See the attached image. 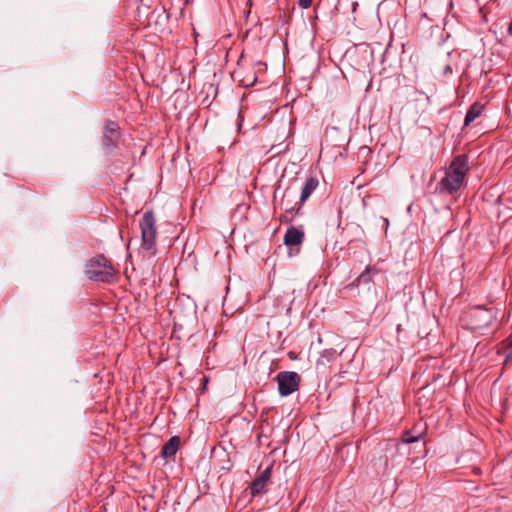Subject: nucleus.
<instances>
[{
	"label": "nucleus",
	"mask_w": 512,
	"mask_h": 512,
	"mask_svg": "<svg viewBox=\"0 0 512 512\" xmlns=\"http://www.w3.org/2000/svg\"><path fill=\"white\" fill-rule=\"evenodd\" d=\"M468 171V157L464 154L456 156L446 171L445 176L438 183L437 191L448 195L457 192L462 186Z\"/></svg>",
	"instance_id": "f257e3e1"
},
{
	"label": "nucleus",
	"mask_w": 512,
	"mask_h": 512,
	"mask_svg": "<svg viewBox=\"0 0 512 512\" xmlns=\"http://www.w3.org/2000/svg\"><path fill=\"white\" fill-rule=\"evenodd\" d=\"M117 269L103 254H98L89 259L85 266V275L96 282L110 283L113 281Z\"/></svg>",
	"instance_id": "f03ea898"
},
{
	"label": "nucleus",
	"mask_w": 512,
	"mask_h": 512,
	"mask_svg": "<svg viewBox=\"0 0 512 512\" xmlns=\"http://www.w3.org/2000/svg\"><path fill=\"white\" fill-rule=\"evenodd\" d=\"M141 230V247L150 255H155L157 228L156 220L152 211H147L143 214L140 223Z\"/></svg>",
	"instance_id": "7ed1b4c3"
},
{
	"label": "nucleus",
	"mask_w": 512,
	"mask_h": 512,
	"mask_svg": "<svg viewBox=\"0 0 512 512\" xmlns=\"http://www.w3.org/2000/svg\"><path fill=\"white\" fill-rule=\"evenodd\" d=\"M297 191L292 187H287L278 203L279 208L284 212L280 216L281 222L290 223L296 216L300 214L302 206H300V199L297 200Z\"/></svg>",
	"instance_id": "20e7f679"
},
{
	"label": "nucleus",
	"mask_w": 512,
	"mask_h": 512,
	"mask_svg": "<svg viewBox=\"0 0 512 512\" xmlns=\"http://www.w3.org/2000/svg\"><path fill=\"white\" fill-rule=\"evenodd\" d=\"M470 328L474 331H479L487 328L495 318V313L492 309L482 306L472 308L468 314Z\"/></svg>",
	"instance_id": "39448f33"
},
{
	"label": "nucleus",
	"mask_w": 512,
	"mask_h": 512,
	"mask_svg": "<svg viewBox=\"0 0 512 512\" xmlns=\"http://www.w3.org/2000/svg\"><path fill=\"white\" fill-rule=\"evenodd\" d=\"M278 391L281 396H289L299 388L300 375L293 371H283L277 374Z\"/></svg>",
	"instance_id": "423d86ee"
},
{
	"label": "nucleus",
	"mask_w": 512,
	"mask_h": 512,
	"mask_svg": "<svg viewBox=\"0 0 512 512\" xmlns=\"http://www.w3.org/2000/svg\"><path fill=\"white\" fill-rule=\"evenodd\" d=\"M272 466L264 469L250 484V493L253 497L267 492V485L271 479Z\"/></svg>",
	"instance_id": "0eeeda50"
},
{
	"label": "nucleus",
	"mask_w": 512,
	"mask_h": 512,
	"mask_svg": "<svg viewBox=\"0 0 512 512\" xmlns=\"http://www.w3.org/2000/svg\"><path fill=\"white\" fill-rule=\"evenodd\" d=\"M234 74L240 85L246 88L253 86L257 81L256 73L253 68L246 69L244 67H238Z\"/></svg>",
	"instance_id": "6e6552de"
},
{
	"label": "nucleus",
	"mask_w": 512,
	"mask_h": 512,
	"mask_svg": "<svg viewBox=\"0 0 512 512\" xmlns=\"http://www.w3.org/2000/svg\"><path fill=\"white\" fill-rule=\"evenodd\" d=\"M119 138V127L115 122L106 124L103 134V145L106 148H111L115 145Z\"/></svg>",
	"instance_id": "1a4fd4ad"
},
{
	"label": "nucleus",
	"mask_w": 512,
	"mask_h": 512,
	"mask_svg": "<svg viewBox=\"0 0 512 512\" xmlns=\"http://www.w3.org/2000/svg\"><path fill=\"white\" fill-rule=\"evenodd\" d=\"M304 232L294 226H291L287 229L286 233L284 234V244L286 246L292 247V246H298L302 244L304 241Z\"/></svg>",
	"instance_id": "9d476101"
},
{
	"label": "nucleus",
	"mask_w": 512,
	"mask_h": 512,
	"mask_svg": "<svg viewBox=\"0 0 512 512\" xmlns=\"http://www.w3.org/2000/svg\"><path fill=\"white\" fill-rule=\"evenodd\" d=\"M379 273V269L375 266H368L357 279L349 284L347 287L359 286L360 284H370L373 281L375 275Z\"/></svg>",
	"instance_id": "9b49d317"
},
{
	"label": "nucleus",
	"mask_w": 512,
	"mask_h": 512,
	"mask_svg": "<svg viewBox=\"0 0 512 512\" xmlns=\"http://www.w3.org/2000/svg\"><path fill=\"white\" fill-rule=\"evenodd\" d=\"M319 181L316 177H309L306 179L304 186L302 187L300 194V206H303L304 202L311 196V194L318 187Z\"/></svg>",
	"instance_id": "f8f14e48"
},
{
	"label": "nucleus",
	"mask_w": 512,
	"mask_h": 512,
	"mask_svg": "<svg viewBox=\"0 0 512 512\" xmlns=\"http://www.w3.org/2000/svg\"><path fill=\"white\" fill-rule=\"evenodd\" d=\"M180 446V438L178 436H172L162 447L161 455L164 458L174 456Z\"/></svg>",
	"instance_id": "ddd939ff"
},
{
	"label": "nucleus",
	"mask_w": 512,
	"mask_h": 512,
	"mask_svg": "<svg viewBox=\"0 0 512 512\" xmlns=\"http://www.w3.org/2000/svg\"><path fill=\"white\" fill-rule=\"evenodd\" d=\"M138 2V6L136 9L137 16L139 20L148 19L150 8H151V0H135Z\"/></svg>",
	"instance_id": "4468645a"
},
{
	"label": "nucleus",
	"mask_w": 512,
	"mask_h": 512,
	"mask_svg": "<svg viewBox=\"0 0 512 512\" xmlns=\"http://www.w3.org/2000/svg\"><path fill=\"white\" fill-rule=\"evenodd\" d=\"M483 107L477 103L473 104L467 111L464 119V125L468 126L482 113Z\"/></svg>",
	"instance_id": "2eb2a0df"
},
{
	"label": "nucleus",
	"mask_w": 512,
	"mask_h": 512,
	"mask_svg": "<svg viewBox=\"0 0 512 512\" xmlns=\"http://www.w3.org/2000/svg\"><path fill=\"white\" fill-rule=\"evenodd\" d=\"M420 438V434H413L412 431H406L402 436V442L406 444H411Z\"/></svg>",
	"instance_id": "dca6fc26"
},
{
	"label": "nucleus",
	"mask_w": 512,
	"mask_h": 512,
	"mask_svg": "<svg viewBox=\"0 0 512 512\" xmlns=\"http://www.w3.org/2000/svg\"><path fill=\"white\" fill-rule=\"evenodd\" d=\"M337 356V352L336 350H325L322 354H321V358H324L326 357L328 361L332 360V359H335Z\"/></svg>",
	"instance_id": "f3484780"
},
{
	"label": "nucleus",
	"mask_w": 512,
	"mask_h": 512,
	"mask_svg": "<svg viewBox=\"0 0 512 512\" xmlns=\"http://www.w3.org/2000/svg\"><path fill=\"white\" fill-rule=\"evenodd\" d=\"M311 4L312 0H298V5L303 9L309 8Z\"/></svg>",
	"instance_id": "a211bd4d"
},
{
	"label": "nucleus",
	"mask_w": 512,
	"mask_h": 512,
	"mask_svg": "<svg viewBox=\"0 0 512 512\" xmlns=\"http://www.w3.org/2000/svg\"><path fill=\"white\" fill-rule=\"evenodd\" d=\"M506 346L507 348H509L511 350V354H512V335H510L507 339H506Z\"/></svg>",
	"instance_id": "6ab92c4d"
},
{
	"label": "nucleus",
	"mask_w": 512,
	"mask_h": 512,
	"mask_svg": "<svg viewBox=\"0 0 512 512\" xmlns=\"http://www.w3.org/2000/svg\"><path fill=\"white\" fill-rule=\"evenodd\" d=\"M508 34L512 36V21L508 25Z\"/></svg>",
	"instance_id": "aec40b11"
},
{
	"label": "nucleus",
	"mask_w": 512,
	"mask_h": 512,
	"mask_svg": "<svg viewBox=\"0 0 512 512\" xmlns=\"http://www.w3.org/2000/svg\"><path fill=\"white\" fill-rule=\"evenodd\" d=\"M357 5H358V4H357V2H354V3H353V10H355V9H356Z\"/></svg>",
	"instance_id": "412c9836"
}]
</instances>
